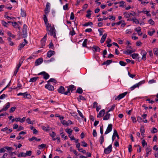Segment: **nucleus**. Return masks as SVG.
I'll use <instances>...</instances> for the list:
<instances>
[{
	"instance_id": "obj_8",
	"label": "nucleus",
	"mask_w": 158,
	"mask_h": 158,
	"mask_svg": "<svg viewBox=\"0 0 158 158\" xmlns=\"http://www.w3.org/2000/svg\"><path fill=\"white\" fill-rule=\"evenodd\" d=\"M24 42L20 44L18 46V49L19 50H21L24 46L27 43V42L26 39H24Z\"/></svg>"
},
{
	"instance_id": "obj_10",
	"label": "nucleus",
	"mask_w": 158,
	"mask_h": 158,
	"mask_svg": "<svg viewBox=\"0 0 158 158\" xmlns=\"http://www.w3.org/2000/svg\"><path fill=\"white\" fill-rule=\"evenodd\" d=\"M43 62V59L42 58L40 57L36 60L35 62V65L36 66L40 64Z\"/></svg>"
},
{
	"instance_id": "obj_43",
	"label": "nucleus",
	"mask_w": 158,
	"mask_h": 158,
	"mask_svg": "<svg viewBox=\"0 0 158 158\" xmlns=\"http://www.w3.org/2000/svg\"><path fill=\"white\" fill-rule=\"evenodd\" d=\"M155 32V31L154 29H153L152 31H148V34L150 36H152Z\"/></svg>"
},
{
	"instance_id": "obj_64",
	"label": "nucleus",
	"mask_w": 158,
	"mask_h": 158,
	"mask_svg": "<svg viewBox=\"0 0 158 158\" xmlns=\"http://www.w3.org/2000/svg\"><path fill=\"white\" fill-rule=\"evenodd\" d=\"M50 135L52 138H53L55 136L56 134L55 132L52 131L51 133L50 134Z\"/></svg>"
},
{
	"instance_id": "obj_12",
	"label": "nucleus",
	"mask_w": 158,
	"mask_h": 158,
	"mask_svg": "<svg viewBox=\"0 0 158 158\" xmlns=\"http://www.w3.org/2000/svg\"><path fill=\"white\" fill-rule=\"evenodd\" d=\"M45 87L48 90L50 91L53 90L54 89V87L52 85H50L49 84H48L46 85L45 86Z\"/></svg>"
},
{
	"instance_id": "obj_56",
	"label": "nucleus",
	"mask_w": 158,
	"mask_h": 158,
	"mask_svg": "<svg viewBox=\"0 0 158 158\" xmlns=\"http://www.w3.org/2000/svg\"><path fill=\"white\" fill-rule=\"evenodd\" d=\"M16 107H11L9 111V112L10 113H12L16 109Z\"/></svg>"
},
{
	"instance_id": "obj_27",
	"label": "nucleus",
	"mask_w": 158,
	"mask_h": 158,
	"mask_svg": "<svg viewBox=\"0 0 158 158\" xmlns=\"http://www.w3.org/2000/svg\"><path fill=\"white\" fill-rule=\"evenodd\" d=\"M116 130L115 129H114V133L113 134L112 137V140L113 141H114L115 139L116 138Z\"/></svg>"
},
{
	"instance_id": "obj_59",
	"label": "nucleus",
	"mask_w": 158,
	"mask_h": 158,
	"mask_svg": "<svg viewBox=\"0 0 158 158\" xmlns=\"http://www.w3.org/2000/svg\"><path fill=\"white\" fill-rule=\"evenodd\" d=\"M103 29L102 28H100L98 29V31L99 33V35L101 36L102 35Z\"/></svg>"
},
{
	"instance_id": "obj_36",
	"label": "nucleus",
	"mask_w": 158,
	"mask_h": 158,
	"mask_svg": "<svg viewBox=\"0 0 158 158\" xmlns=\"http://www.w3.org/2000/svg\"><path fill=\"white\" fill-rule=\"evenodd\" d=\"M91 11L90 10H89L87 11V14L86 17L88 18H89L91 17Z\"/></svg>"
},
{
	"instance_id": "obj_61",
	"label": "nucleus",
	"mask_w": 158,
	"mask_h": 158,
	"mask_svg": "<svg viewBox=\"0 0 158 158\" xmlns=\"http://www.w3.org/2000/svg\"><path fill=\"white\" fill-rule=\"evenodd\" d=\"M74 18V15L73 12H72L70 15V19L71 20H73Z\"/></svg>"
},
{
	"instance_id": "obj_60",
	"label": "nucleus",
	"mask_w": 158,
	"mask_h": 158,
	"mask_svg": "<svg viewBox=\"0 0 158 158\" xmlns=\"http://www.w3.org/2000/svg\"><path fill=\"white\" fill-rule=\"evenodd\" d=\"M128 52V54H130L134 52H135V50H129L128 49L127 50Z\"/></svg>"
},
{
	"instance_id": "obj_31",
	"label": "nucleus",
	"mask_w": 158,
	"mask_h": 158,
	"mask_svg": "<svg viewBox=\"0 0 158 158\" xmlns=\"http://www.w3.org/2000/svg\"><path fill=\"white\" fill-rule=\"evenodd\" d=\"M76 92L80 94H82L83 92V90L81 88L78 87L77 90Z\"/></svg>"
},
{
	"instance_id": "obj_1",
	"label": "nucleus",
	"mask_w": 158,
	"mask_h": 158,
	"mask_svg": "<svg viewBox=\"0 0 158 158\" xmlns=\"http://www.w3.org/2000/svg\"><path fill=\"white\" fill-rule=\"evenodd\" d=\"M145 81V80H143L140 81L138 83L134 85L130 88L131 90L132 91L136 88H139L142 84L144 83Z\"/></svg>"
},
{
	"instance_id": "obj_40",
	"label": "nucleus",
	"mask_w": 158,
	"mask_h": 158,
	"mask_svg": "<svg viewBox=\"0 0 158 158\" xmlns=\"http://www.w3.org/2000/svg\"><path fill=\"white\" fill-rule=\"evenodd\" d=\"M7 34L10 37H11L13 38H15V35L13 34H12L10 31H8L7 32Z\"/></svg>"
},
{
	"instance_id": "obj_2",
	"label": "nucleus",
	"mask_w": 158,
	"mask_h": 158,
	"mask_svg": "<svg viewBox=\"0 0 158 158\" xmlns=\"http://www.w3.org/2000/svg\"><path fill=\"white\" fill-rule=\"evenodd\" d=\"M17 95L18 96H23V97L26 99H30L31 98V96L30 94H29L27 92L24 93H19Z\"/></svg>"
},
{
	"instance_id": "obj_58",
	"label": "nucleus",
	"mask_w": 158,
	"mask_h": 158,
	"mask_svg": "<svg viewBox=\"0 0 158 158\" xmlns=\"http://www.w3.org/2000/svg\"><path fill=\"white\" fill-rule=\"evenodd\" d=\"M148 23L152 25L154 24L155 23L154 22L152 19H150L149 20Z\"/></svg>"
},
{
	"instance_id": "obj_34",
	"label": "nucleus",
	"mask_w": 158,
	"mask_h": 158,
	"mask_svg": "<svg viewBox=\"0 0 158 158\" xmlns=\"http://www.w3.org/2000/svg\"><path fill=\"white\" fill-rule=\"evenodd\" d=\"M77 99H78V101L79 102H80L81 100H85V98L84 97L81 95H80L79 97Z\"/></svg>"
},
{
	"instance_id": "obj_7",
	"label": "nucleus",
	"mask_w": 158,
	"mask_h": 158,
	"mask_svg": "<svg viewBox=\"0 0 158 158\" xmlns=\"http://www.w3.org/2000/svg\"><path fill=\"white\" fill-rule=\"evenodd\" d=\"M23 62L22 61H19V63L17 65L16 69L14 71V75L16 76L17 73H18L19 68L21 66Z\"/></svg>"
},
{
	"instance_id": "obj_30",
	"label": "nucleus",
	"mask_w": 158,
	"mask_h": 158,
	"mask_svg": "<svg viewBox=\"0 0 158 158\" xmlns=\"http://www.w3.org/2000/svg\"><path fill=\"white\" fill-rule=\"evenodd\" d=\"M65 131L69 135H71L73 131L70 129H67L65 130Z\"/></svg>"
},
{
	"instance_id": "obj_28",
	"label": "nucleus",
	"mask_w": 158,
	"mask_h": 158,
	"mask_svg": "<svg viewBox=\"0 0 158 158\" xmlns=\"http://www.w3.org/2000/svg\"><path fill=\"white\" fill-rule=\"evenodd\" d=\"M18 157H25L26 156V153L24 152H20V153L18 155Z\"/></svg>"
},
{
	"instance_id": "obj_23",
	"label": "nucleus",
	"mask_w": 158,
	"mask_h": 158,
	"mask_svg": "<svg viewBox=\"0 0 158 158\" xmlns=\"http://www.w3.org/2000/svg\"><path fill=\"white\" fill-rule=\"evenodd\" d=\"M21 15L23 17H26V14L24 10L22 9H21Z\"/></svg>"
},
{
	"instance_id": "obj_35",
	"label": "nucleus",
	"mask_w": 158,
	"mask_h": 158,
	"mask_svg": "<svg viewBox=\"0 0 158 158\" xmlns=\"http://www.w3.org/2000/svg\"><path fill=\"white\" fill-rule=\"evenodd\" d=\"M131 20L133 21V22L135 23L136 24H138L139 23V21L135 18L132 19Z\"/></svg>"
},
{
	"instance_id": "obj_52",
	"label": "nucleus",
	"mask_w": 158,
	"mask_h": 158,
	"mask_svg": "<svg viewBox=\"0 0 158 158\" xmlns=\"http://www.w3.org/2000/svg\"><path fill=\"white\" fill-rule=\"evenodd\" d=\"M141 12H143L144 14H146V15L148 16H150L151 15V14H150L149 13V12L148 11H147V10L143 11H142Z\"/></svg>"
},
{
	"instance_id": "obj_22",
	"label": "nucleus",
	"mask_w": 158,
	"mask_h": 158,
	"mask_svg": "<svg viewBox=\"0 0 158 158\" xmlns=\"http://www.w3.org/2000/svg\"><path fill=\"white\" fill-rule=\"evenodd\" d=\"M146 154L148 155V154H151L150 152L151 151L152 149L150 147H148L146 149Z\"/></svg>"
},
{
	"instance_id": "obj_13",
	"label": "nucleus",
	"mask_w": 158,
	"mask_h": 158,
	"mask_svg": "<svg viewBox=\"0 0 158 158\" xmlns=\"http://www.w3.org/2000/svg\"><path fill=\"white\" fill-rule=\"evenodd\" d=\"M55 53V51L52 50L48 51L47 53V56L49 57H51L52 56L54 55Z\"/></svg>"
},
{
	"instance_id": "obj_5",
	"label": "nucleus",
	"mask_w": 158,
	"mask_h": 158,
	"mask_svg": "<svg viewBox=\"0 0 158 158\" xmlns=\"http://www.w3.org/2000/svg\"><path fill=\"white\" fill-rule=\"evenodd\" d=\"M43 75L44 78L46 80L48 79L49 78V75L48 73H46L45 72H41L39 73L38 74V75Z\"/></svg>"
},
{
	"instance_id": "obj_54",
	"label": "nucleus",
	"mask_w": 158,
	"mask_h": 158,
	"mask_svg": "<svg viewBox=\"0 0 158 158\" xmlns=\"http://www.w3.org/2000/svg\"><path fill=\"white\" fill-rule=\"evenodd\" d=\"M80 146V144L79 143H78L76 144V147L78 148V151H81L82 150V148L80 149L79 148Z\"/></svg>"
},
{
	"instance_id": "obj_14",
	"label": "nucleus",
	"mask_w": 158,
	"mask_h": 158,
	"mask_svg": "<svg viewBox=\"0 0 158 158\" xmlns=\"http://www.w3.org/2000/svg\"><path fill=\"white\" fill-rule=\"evenodd\" d=\"M105 113V110H102L99 112V114H98L97 117L98 118H100L103 116Z\"/></svg>"
},
{
	"instance_id": "obj_46",
	"label": "nucleus",
	"mask_w": 158,
	"mask_h": 158,
	"mask_svg": "<svg viewBox=\"0 0 158 158\" xmlns=\"http://www.w3.org/2000/svg\"><path fill=\"white\" fill-rule=\"evenodd\" d=\"M93 25V23L91 22H89L86 23L84 24L83 25L84 26H88L89 25Z\"/></svg>"
},
{
	"instance_id": "obj_21",
	"label": "nucleus",
	"mask_w": 158,
	"mask_h": 158,
	"mask_svg": "<svg viewBox=\"0 0 158 158\" xmlns=\"http://www.w3.org/2000/svg\"><path fill=\"white\" fill-rule=\"evenodd\" d=\"M131 57L133 59H135L137 58L138 60L139 59V54L137 53H134L132 54Z\"/></svg>"
},
{
	"instance_id": "obj_9",
	"label": "nucleus",
	"mask_w": 158,
	"mask_h": 158,
	"mask_svg": "<svg viewBox=\"0 0 158 158\" xmlns=\"http://www.w3.org/2000/svg\"><path fill=\"white\" fill-rule=\"evenodd\" d=\"M45 24L46 26V29L48 31L55 28L54 27H52L51 24L48 23V22L45 23Z\"/></svg>"
},
{
	"instance_id": "obj_37",
	"label": "nucleus",
	"mask_w": 158,
	"mask_h": 158,
	"mask_svg": "<svg viewBox=\"0 0 158 158\" xmlns=\"http://www.w3.org/2000/svg\"><path fill=\"white\" fill-rule=\"evenodd\" d=\"M46 146V145L44 144H42L41 145H40L38 146V148L40 149H41L45 147Z\"/></svg>"
},
{
	"instance_id": "obj_33",
	"label": "nucleus",
	"mask_w": 158,
	"mask_h": 158,
	"mask_svg": "<svg viewBox=\"0 0 158 158\" xmlns=\"http://www.w3.org/2000/svg\"><path fill=\"white\" fill-rule=\"evenodd\" d=\"M26 121L27 123L31 124H33L34 123V121H31L29 118H28L26 119Z\"/></svg>"
},
{
	"instance_id": "obj_3",
	"label": "nucleus",
	"mask_w": 158,
	"mask_h": 158,
	"mask_svg": "<svg viewBox=\"0 0 158 158\" xmlns=\"http://www.w3.org/2000/svg\"><path fill=\"white\" fill-rule=\"evenodd\" d=\"M50 11V4L49 2H47L46 7L44 10V12L45 14L48 15Z\"/></svg>"
},
{
	"instance_id": "obj_41",
	"label": "nucleus",
	"mask_w": 158,
	"mask_h": 158,
	"mask_svg": "<svg viewBox=\"0 0 158 158\" xmlns=\"http://www.w3.org/2000/svg\"><path fill=\"white\" fill-rule=\"evenodd\" d=\"M87 39H85L84 40V41H83L82 43V46L83 47H86L87 45Z\"/></svg>"
},
{
	"instance_id": "obj_57",
	"label": "nucleus",
	"mask_w": 158,
	"mask_h": 158,
	"mask_svg": "<svg viewBox=\"0 0 158 158\" xmlns=\"http://www.w3.org/2000/svg\"><path fill=\"white\" fill-rule=\"evenodd\" d=\"M70 91V90L68 88L67 90L65 92H64L63 94H64L65 95H69L70 94V93L69 92Z\"/></svg>"
},
{
	"instance_id": "obj_19",
	"label": "nucleus",
	"mask_w": 158,
	"mask_h": 158,
	"mask_svg": "<svg viewBox=\"0 0 158 158\" xmlns=\"http://www.w3.org/2000/svg\"><path fill=\"white\" fill-rule=\"evenodd\" d=\"M106 36L107 35L106 34H104L103 35L100 40V42L101 43H102L104 42L106 39Z\"/></svg>"
},
{
	"instance_id": "obj_32",
	"label": "nucleus",
	"mask_w": 158,
	"mask_h": 158,
	"mask_svg": "<svg viewBox=\"0 0 158 158\" xmlns=\"http://www.w3.org/2000/svg\"><path fill=\"white\" fill-rule=\"evenodd\" d=\"M46 15L45 14L44 15L43 20H44L45 23H48V19L46 16V15Z\"/></svg>"
},
{
	"instance_id": "obj_24",
	"label": "nucleus",
	"mask_w": 158,
	"mask_h": 158,
	"mask_svg": "<svg viewBox=\"0 0 158 158\" xmlns=\"http://www.w3.org/2000/svg\"><path fill=\"white\" fill-rule=\"evenodd\" d=\"M140 131L141 133V135H143L145 132V130L143 126H141L140 128Z\"/></svg>"
},
{
	"instance_id": "obj_53",
	"label": "nucleus",
	"mask_w": 158,
	"mask_h": 158,
	"mask_svg": "<svg viewBox=\"0 0 158 158\" xmlns=\"http://www.w3.org/2000/svg\"><path fill=\"white\" fill-rule=\"evenodd\" d=\"M69 4L66 3L65 5H64L63 6V9L64 10H68Z\"/></svg>"
},
{
	"instance_id": "obj_29",
	"label": "nucleus",
	"mask_w": 158,
	"mask_h": 158,
	"mask_svg": "<svg viewBox=\"0 0 158 158\" xmlns=\"http://www.w3.org/2000/svg\"><path fill=\"white\" fill-rule=\"evenodd\" d=\"M93 48L95 52H99L100 50V48L98 46H94Z\"/></svg>"
},
{
	"instance_id": "obj_11",
	"label": "nucleus",
	"mask_w": 158,
	"mask_h": 158,
	"mask_svg": "<svg viewBox=\"0 0 158 158\" xmlns=\"http://www.w3.org/2000/svg\"><path fill=\"white\" fill-rule=\"evenodd\" d=\"M141 54L142 56L141 59L145 60L146 59L147 52L144 50H142L141 52Z\"/></svg>"
},
{
	"instance_id": "obj_44",
	"label": "nucleus",
	"mask_w": 158,
	"mask_h": 158,
	"mask_svg": "<svg viewBox=\"0 0 158 158\" xmlns=\"http://www.w3.org/2000/svg\"><path fill=\"white\" fill-rule=\"evenodd\" d=\"M119 64L121 66H124L127 64V63L124 62L123 61H119Z\"/></svg>"
},
{
	"instance_id": "obj_25",
	"label": "nucleus",
	"mask_w": 158,
	"mask_h": 158,
	"mask_svg": "<svg viewBox=\"0 0 158 158\" xmlns=\"http://www.w3.org/2000/svg\"><path fill=\"white\" fill-rule=\"evenodd\" d=\"M68 88L71 91L74 90L75 89V86L73 85H71L68 87Z\"/></svg>"
},
{
	"instance_id": "obj_45",
	"label": "nucleus",
	"mask_w": 158,
	"mask_h": 158,
	"mask_svg": "<svg viewBox=\"0 0 158 158\" xmlns=\"http://www.w3.org/2000/svg\"><path fill=\"white\" fill-rule=\"evenodd\" d=\"M32 153L31 151H27L26 153V156H31Z\"/></svg>"
},
{
	"instance_id": "obj_16",
	"label": "nucleus",
	"mask_w": 158,
	"mask_h": 158,
	"mask_svg": "<svg viewBox=\"0 0 158 158\" xmlns=\"http://www.w3.org/2000/svg\"><path fill=\"white\" fill-rule=\"evenodd\" d=\"M58 90L59 93L63 94L64 93V88L63 87L61 86L58 89Z\"/></svg>"
},
{
	"instance_id": "obj_39",
	"label": "nucleus",
	"mask_w": 158,
	"mask_h": 158,
	"mask_svg": "<svg viewBox=\"0 0 158 158\" xmlns=\"http://www.w3.org/2000/svg\"><path fill=\"white\" fill-rule=\"evenodd\" d=\"M1 23L3 25V26L4 27H7L9 25V24L7 23L6 22L4 21H2Z\"/></svg>"
},
{
	"instance_id": "obj_62",
	"label": "nucleus",
	"mask_w": 158,
	"mask_h": 158,
	"mask_svg": "<svg viewBox=\"0 0 158 158\" xmlns=\"http://www.w3.org/2000/svg\"><path fill=\"white\" fill-rule=\"evenodd\" d=\"M102 65H106V66L109 65V60H107L106 61L104 62L102 64Z\"/></svg>"
},
{
	"instance_id": "obj_49",
	"label": "nucleus",
	"mask_w": 158,
	"mask_h": 158,
	"mask_svg": "<svg viewBox=\"0 0 158 158\" xmlns=\"http://www.w3.org/2000/svg\"><path fill=\"white\" fill-rule=\"evenodd\" d=\"M104 153L107 154H109V146L105 148L104 150Z\"/></svg>"
},
{
	"instance_id": "obj_51",
	"label": "nucleus",
	"mask_w": 158,
	"mask_h": 158,
	"mask_svg": "<svg viewBox=\"0 0 158 158\" xmlns=\"http://www.w3.org/2000/svg\"><path fill=\"white\" fill-rule=\"evenodd\" d=\"M135 147H138L139 148V151L138 150V149H137V151L138 152H140L141 151V147L139 145H134Z\"/></svg>"
},
{
	"instance_id": "obj_50",
	"label": "nucleus",
	"mask_w": 158,
	"mask_h": 158,
	"mask_svg": "<svg viewBox=\"0 0 158 158\" xmlns=\"http://www.w3.org/2000/svg\"><path fill=\"white\" fill-rule=\"evenodd\" d=\"M5 148L7 150L12 151L13 150V148L12 147H9L8 146H6Z\"/></svg>"
},
{
	"instance_id": "obj_47",
	"label": "nucleus",
	"mask_w": 158,
	"mask_h": 158,
	"mask_svg": "<svg viewBox=\"0 0 158 158\" xmlns=\"http://www.w3.org/2000/svg\"><path fill=\"white\" fill-rule=\"evenodd\" d=\"M142 146L144 147L145 146H147V143L144 139H143L142 141Z\"/></svg>"
},
{
	"instance_id": "obj_15",
	"label": "nucleus",
	"mask_w": 158,
	"mask_h": 158,
	"mask_svg": "<svg viewBox=\"0 0 158 158\" xmlns=\"http://www.w3.org/2000/svg\"><path fill=\"white\" fill-rule=\"evenodd\" d=\"M13 27L15 28H18L19 29H20V27H19V24L17 23V22H15L11 23Z\"/></svg>"
},
{
	"instance_id": "obj_48",
	"label": "nucleus",
	"mask_w": 158,
	"mask_h": 158,
	"mask_svg": "<svg viewBox=\"0 0 158 158\" xmlns=\"http://www.w3.org/2000/svg\"><path fill=\"white\" fill-rule=\"evenodd\" d=\"M123 15H124L125 17L126 18H129L130 17V15L129 13H124Z\"/></svg>"
},
{
	"instance_id": "obj_55",
	"label": "nucleus",
	"mask_w": 158,
	"mask_h": 158,
	"mask_svg": "<svg viewBox=\"0 0 158 158\" xmlns=\"http://www.w3.org/2000/svg\"><path fill=\"white\" fill-rule=\"evenodd\" d=\"M153 51L155 54L157 55L158 54V48H155L154 49Z\"/></svg>"
},
{
	"instance_id": "obj_17",
	"label": "nucleus",
	"mask_w": 158,
	"mask_h": 158,
	"mask_svg": "<svg viewBox=\"0 0 158 158\" xmlns=\"http://www.w3.org/2000/svg\"><path fill=\"white\" fill-rule=\"evenodd\" d=\"M10 102L7 103L5 105L3 108V110H4L5 111H6L10 107Z\"/></svg>"
},
{
	"instance_id": "obj_63",
	"label": "nucleus",
	"mask_w": 158,
	"mask_h": 158,
	"mask_svg": "<svg viewBox=\"0 0 158 158\" xmlns=\"http://www.w3.org/2000/svg\"><path fill=\"white\" fill-rule=\"evenodd\" d=\"M93 135L94 137H96L97 136V133L95 130H93Z\"/></svg>"
},
{
	"instance_id": "obj_26",
	"label": "nucleus",
	"mask_w": 158,
	"mask_h": 158,
	"mask_svg": "<svg viewBox=\"0 0 158 158\" xmlns=\"http://www.w3.org/2000/svg\"><path fill=\"white\" fill-rule=\"evenodd\" d=\"M38 78V77H33L31 78L29 81L30 82H33L35 81Z\"/></svg>"
},
{
	"instance_id": "obj_20",
	"label": "nucleus",
	"mask_w": 158,
	"mask_h": 158,
	"mask_svg": "<svg viewBox=\"0 0 158 158\" xmlns=\"http://www.w3.org/2000/svg\"><path fill=\"white\" fill-rule=\"evenodd\" d=\"M7 40L9 43V45L10 46H13L14 44V43L12 40L11 38L10 37H9L7 38Z\"/></svg>"
},
{
	"instance_id": "obj_18",
	"label": "nucleus",
	"mask_w": 158,
	"mask_h": 158,
	"mask_svg": "<svg viewBox=\"0 0 158 158\" xmlns=\"http://www.w3.org/2000/svg\"><path fill=\"white\" fill-rule=\"evenodd\" d=\"M34 140H35L37 141H39L41 140V139H37V138L34 136L32 137L31 138L29 139V140L30 141H32Z\"/></svg>"
},
{
	"instance_id": "obj_38",
	"label": "nucleus",
	"mask_w": 158,
	"mask_h": 158,
	"mask_svg": "<svg viewBox=\"0 0 158 158\" xmlns=\"http://www.w3.org/2000/svg\"><path fill=\"white\" fill-rule=\"evenodd\" d=\"M75 34V32L74 31V29L72 28V30L70 31L69 33V35L71 36H73Z\"/></svg>"
},
{
	"instance_id": "obj_42",
	"label": "nucleus",
	"mask_w": 158,
	"mask_h": 158,
	"mask_svg": "<svg viewBox=\"0 0 158 158\" xmlns=\"http://www.w3.org/2000/svg\"><path fill=\"white\" fill-rule=\"evenodd\" d=\"M109 111H107L106 113V115L103 117L104 120H107L109 118V115L108 114V113Z\"/></svg>"
},
{
	"instance_id": "obj_6",
	"label": "nucleus",
	"mask_w": 158,
	"mask_h": 158,
	"mask_svg": "<svg viewBox=\"0 0 158 158\" xmlns=\"http://www.w3.org/2000/svg\"><path fill=\"white\" fill-rule=\"evenodd\" d=\"M48 32V34H50L54 38H56V31L55 30V28L50 30Z\"/></svg>"
},
{
	"instance_id": "obj_4",
	"label": "nucleus",
	"mask_w": 158,
	"mask_h": 158,
	"mask_svg": "<svg viewBox=\"0 0 158 158\" xmlns=\"http://www.w3.org/2000/svg\"><path fill=\"white\" fill-rule=\"evenodd\" d=\"M127 92H125L121 94L116 97L115 98V100L118 99V100H119L121 99L124 97L127 94Z\"/></svg>"
}]
</instances>
